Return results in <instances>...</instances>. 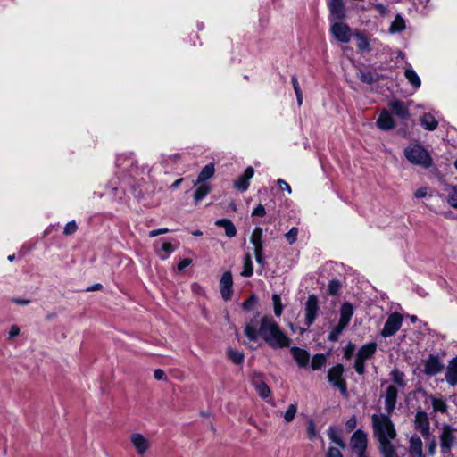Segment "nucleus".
I'll return each mask as SVG.
<instances>
[{
  "label": "nucleus",
  "instance_id": "b1692460",
  "mask_svg": "<svg viewBox=\"0 0 457 457\" xmlns=\"http://www.w3.org/2000/svg\"><path fill=\"white\" fill-rule=\"evenodd\" d=\"M353 315V307L350 303H344L340 308V318L338 322L348 326Z\"/></svg>",
  "mask_w": 457,
  "mask_h": 457
},
{
  "label": "nucleus",
  "instance_id": "7c9ffc66",
  "mask_svg": "<svg viewBox=\"0 0 457 457\" xmlns=\"http://www.w3.org/2000/svg\"><path fill=\"white\" fill-rule=\"evenodd\" d=\"M404 76L408 79L409 83L415 89H418L420 87V85H421L420 79L418 76V74L416 73V71L411 66H408L405 68Z\"/></svg>",
  "mask_w": 457,
  "mask_h": 457
},
{
  "label": "nucleus",
  "instance_id": "f257e3e1",
  "mask_svg": "<svg viewBox=\"0 0 457 457\" xmlns=\"http://www.w3.org/2000/svg\"><path fill=\"white\" fill-rule=\"evenodd\" d=\"M258 323L252 320L245 324L244 333L249 341L255 342L262 337L272 349L287 348L291 339L271 316H263Z\"/></svg>",
  "mask_w": 457,
  "mask_h": 457
},
{
  "label": "nucleus",
  "instance_id": "ea45409f",
  "mask_svg": "<svg viewBox=\"0 0 457 457\" xmlns=\"http://www.w3.org/2000/svg\"><path fill=\"white\" fill-rule=\"evenodd\" d=\"M391 379L398 385L400 387H403L405 385L404 382V373L398 369H394L390 373Z\"/></svg>",
  "mask_w": 457,
  "mask_h": 457
},
{
  "label": "nucleus",
  "instance_id": "3c124183",
  "mask_svg": "<svg viewBox=\"0 0 457 457\" xmlns=\"http://www.w3.org/2000/svg\"><path fill=\"white\" fill-rule=\"evenodd\" d=\"M355 351V345L353 342H348L344 348V358L350 360Z\"/></svg>",
  "mask_w": 457,
  "mask_h": 457
},
{
  "label": "nucleus",
  "instance_id": "9d476101",
  "mask_svg": "<svg viewBox=\"0 0 457 457\" xmlns=\"http://www.w3.org/2000/svg\"><path fill=\"white\" fill-rule=\"evenodd\" d=\"M423 373L428 377L439 374L444 369V363L437 355L429 354L422 361Z\"/></svg>",
  "mask_w": 457,
  "mask_h": 457
},
{
  "label": "nucleus",
  "instance_id": "0e129e2a",
  "mask_svg": "<svg viewBox=\"0 0 457 457\" xmlns=\"http://www.w3.org/2000/svg\"><path fill=\"white\" fill-rule=\"evenodd\" d=\"M20 334V328L17 325H12L9 330V338H13Z\"/></svg>",
  "mask_w": 457,
  "mask_h": 457
},
{
  "label": "nucleus",
  "instance_id": "e2e57ef3",
  "mask_svg": "<svg viewBox=\"0 0 457 457\" xmlns=\"http://www.w3.org/2000/svg\"><path fill=\"white\" fill-rule=\"evenodd\" d=\"M11 302L13 303H16V304H20V305H28L31 303V301L29 299H21V298H18V297L12 298Z\"/></svg>",
  "mask_w": 457,
  "mask_h": 457
},
{
  "label": "nucleus",
  "instance_id": "a211bd4d",
  "mask_svg": "<svg viewBox=\"0 0 457 457\" xmlns=\"http://www.w3.org/2000/svg\"><path fill=\"white\" fill-rule=\"evenodd\" d=\"M408 453L410 457H424L423 443L417 435H411L409 438Z\"/></svg>",
  "mask_w": 457,
  "mask_h": 457
},
{
  "label": "nucleus",
  "instance_id": "5fc2aeb1",
  "mask_svg": "<svg viewBox=\"0 0 457 457\" xmlns=\"http://www.w3.org/2000/svg\"><path fill=\"white\" fill-rule=\"evenodd\" d=\"M266 214V210H265V207L259 204L253 210V212H252V216H260V217H263L264 215Z\"/></svg>",
  "mask_w": 457,
  "mask_h": 457
},
{
  "label": "nucleus",
  "instance_id": "4468645a",
  "mask_svg": "<svg viewBox=\"0 0 457 457\" xmlns=\"http://www.w3.org/2000/svg\"><path fill=\"white\" fill-rule=\"evenodd\" d=\"M367 434L361 430L357 429L351 436L352 449L358 454V453H367Z\"/></svg>",
  "mask_w": 457,
  "mask_h": 457
},
{
  "label": "nucleus",
  "instance_id": "a19ab883",
  "mask_svg": "<svg viewBox=\"0 0 457 457\" xmlns=\"http://www.w3.org/2000/svg\"><path fill=\"white\" fill-rule=\"evenodd\" d=\"M227 355L235 364H241L245 359L242 352L234 349H228Z\"/></svg>",
  "mask_w": 457,
  "mask_h": 457
},
{
  "label": "nucleus",
  "instance_id": "1a4fd4ad",
  "mask_svg": "<svg viewBox=\"0 0 457 457\" xmlns=\"http://www.w3.org/2000/svg\"><path fill=\"white\" fill-rule=\"evenodd\" d=\"M320 311L318 297L315 295H310L304 306L305 325L312 326L318 317Z\"/></svg>",
  "mask_w": 457,
  "mask_h": 457
},
{
  "label": "nucleus",
  "instance_id": "393cba45",
  "mask_svg": "<svg viewBox=\"0 0 457 457\" xmlns=\"http://www.w3.org/2000/svg\"><path fill=\"white\" fill-rule=\"evenodd\" d=\"M215 225L222 228L228 237H234L237 235V228L234 223L228 219H220L215 221Z\"/></svg>",
  "mask_w": 457,
  "mask_h": 457
},
{
  "label": "nucleus",
  "instance_id": "052dcab7",
  "mask_svg": "<svg viewBox=\"0 0 457 457\" xmlns=\"http://www.w3.org/2000/svg\"><path fill=\"white\" fill-rule=\"evenodd\" d=\"M154 377L156 380H167V376L163 370L156 369L154 371Z\"/></svg>",
  "mask_w": 457,
  "mask_h": 457
},
{
  "label": "nucleus",
  "instance_id": "ddd939ff",
  "mask_svg": "<svg viewBox=\"0 0 457 457\" xmlns=\"http://www.w3.org/2000/svg\"><path fill=\"white\" fill-rule=\"evenodd\" d=\"M328 9L331 21H340L345 19L346 9L343 0H329Z\"/></svg>",
  "mask_w": 457,
  "mask_h": 457
},
{
  "label": "nucleus",
  "instance_id": "dca6fc26",
  "mask_svg": "<svg viewBox=\"0 0 457 457\" xmlns=\"http://www.w3.org/2000/svg\"><path fill=\"white\" fill-rule=\"evenodd\" d=\"M233 278L230 271H226L222 274L220 281V290L222 298L228 301L231 298L233 293Z\"/></svg>",
  "mask_w": 457,
  "mask_h": 457
},
{
  "label": "nucleus",
  "instance_id": "864d4df0",
  "mask_svg": "<svg viewBox=\"0 0 457 457\" xmlns=\"http://www.w3.org/2000/svg\"><path fill=\"white\" fill-rule=\"evenodd\" d=\"M373 7L376 9V11L383 17L389 15V10L386 5L380 3H375L373 4Z\"/></svg>",
  "mask_w": 457,
  "mask_h": 457
},
{
  "label": "nucleus",
  "instance_id": "de8ad7c7",
  "mask_svg": "<svg viewBox=\"0 0 457 457\" xmlns=\"http://www.w3.org/2000/svg\"><path fill=\"white\" fill-rule=\"evenodd\" d=\"M342 287L341 282L338 279H332L329 281L328 286V292L331 295H336Z\"/></svg>",
  "mask_w": 457,
  "mask_h": 457
},
{
  "label": "nucleus",
  "instance_id": "f03ea898",
  "mask_svg": "<svg viewBox=\"0 0 457 457\" xmlns=\"http://www.w3.org/2000/svg\"><path fill=\"white\" fill-rule=\"evenodd\" d=\"M258 323L252 320L245 324L244 333L249 341L255 342L262 337L272 349L287 348L291 339L271 316H263Z\"/></svg>",
  "mask_w": 457,
  "mask_h": 457
},
{
  "label": "nucleus",
  "instance_id": "6e6d98bb",
  "mask_svg": "<svg viewBox=\"0 0 457 457\" xmlns=\"http://www.w3.org/2000/svg\"><path fill=\"white\" fill-rule=\"evenodd\" d=\"M192 263V260L189 258H184L182 259L177 266V269L179 272L184 270L186 268H187Z\"/></svg>",
  "mask_w": 457,
  "mask_h": 457
},
{
  "label": "nucleus",
  "instance_id": "8fccbe9b",
  "mask_svg": "<svg viewBox=\"0 0 457 457\" xmlns=\"http://www.w3.org/2000/svg\"><path fill=\"white\" fill-rule=\"evenodd\" d=\"M298 235V228L296 227H293L288 232L286 233L285 237L289 245H293Z\"/></svg>",
  "mask_w": 457,
  "mask_h": 457
},
{
  "label": "nucleus",
  "instance_id": "aec40b11",
  "mask_svg": "<svg viewBox=\"0 0 457 457\" xmlns=\"http://www.w3.org/2000/svg\"><path fill=\"white\" fill-rule=\"evenodd\" d=\"M252 384L262 398H267L270 395V390L263 380V377L260 373H254L252 377Z\"/></svg>",
  "mask_w": 457,
  "mask_h": 457
},
{
  "label": "nucleus",
  "instance_id": "f704fd0d",
  "mask_svg": "<svg viewBox=\"0 0 457 457\" xmlns=\"http://www.w3.org/2000/svg\"><path fill=\"white\" fill-rule=\"evenodd\" d=\"M253 274V265L252 262V257L250 253H246L243 259V270L241 271V276L249 278Z\"/></svg>",
  "mask_w": 457,
  "mask_h": 457
},
{
  "label": "nucleus",
  "instance_id": "a878e982",
  "mask_svg": "<svg viewBox=\"0 0 457 457\" xmlns=\"http://www.w3.org/2000/svg\"><path fill=\"white\" fill-rule=\"evenodd\" d=\"M429 399L435 412L445 413L447 411L446 402L442 395H431Z\"/></svg>",
  "mask_w": 457,
  "mask_h": 457
},
{
  "label": "nucleus",
  "instance_id": "bf43d9fd",
  "mask_svg": "<svg viewBox=\"0 0 457 457\" xmlns=\"http://www.w3.org/2000/svg\"><path fill=\"white\" fill-rule=\"evenodd\" d=\"M277 184L278 185V187H280L281 190H285L287 191L288 194H291L292 193V189H291V187L289 186V184L287 182H286L284 179H278L277 180Z\"/></svg>",
  "mask_w": 457,
  "mask_h": 457
},
{
  "label": "nucleus",
  "instance_id": "37998d69",
  "mask_svg": "<svg viewBox=\"0 0 457 457\" xmlns=\"http://www.w3.org/2000/svg\"><path fill=\"white\" fill-rule=\"evenodd\" d=\"M447 203L457 209V185L451 187L447 195Z\"/></svg>",
  "mask_w": 457,
  "mask_h": 457
},
{
  "label": "nucleus",
  "instance_id": "423d86ee",
  "mask_svg": "<svg viewBox=\"0 0 457 457\" xmlns=\"http://www.w3.org/2000/svg\"><path fill=\"white\" fill-rule=\"evenodd\" d=\"M377 351V344L375 342H369L358 350L353 368L359 375H363L366 371L365 361L372 358Z\"/></svg>",
  "mask_w": 457,
  "mask_h": 457
},
{
  "label": "nucleus",
  "instance_id": "cd10ccee",
  "mask_svg": "<svg viewBox=\"0 0 457 457\" xmlns=\"http://www.w3.org/2000/svg\"><path fill=\"white\" fill-rule=\"evenodd\" d=\"M389 106L396 116L402 119H406L409 116V111L403 102L395 100L390 102Z\"/></svg>",
  "mask_w": 457,
  "mask_h": 457
},
{
  "label": "nucleus",
  "instance_id": "6ab92c4d",
  "mask_svg": "<svg viewBox=\"0 0 457 457\" xmlns=\"http://www.w3.org/2000/svg\"><path fill=\"white\" fill-rule=\"evenodd\" d=\"M253 168L251 166L247 167L245 172L234 181V187L241 192L246 191L250 185V179L253 178Z\"/></svg>",
  "mask_w": 457,
  "mask_h": 457
},
{
  "label": "nucleus",
  "instance_id": "79ce46f5",
  "mask_svg": "<svg viewBox=\"0 0 457 457\" xmlns=\"http://www.w3.org/2000/svg\"><path fill=\"white\" fill-rule=\"evenodd\" d=\"M251 244L255 245H262V229L259 227H256L250 237Z\"/></svg>",
  "mask_w": 457,
  "mask_h": 457
},
{
  "label": "nucleus",
  "instance_id": "09e8293b",
  "mask_svg": "<svg viewBox=\"0 0 457 457\" xmlns=\"http://www.w3.org/2000/svg\"><path fill=\"white\" fill-rule=\"evenodd\" d=\"M160 251L164 253V255H160L161 258L166 259L174 251V247L172 246V245L170 243L164 242L161 245ZM157 253H158V254H161L160 252H157Z\"/></svg>",
  "mask_w": 457,
  "mask_h": 457
},
{
  "label": "nucleus",
  "instance_id": "2eb2a0df",
  "mask_svg": "<svg viewBox=\"0 0 457 457\" xmlns=\"http://www.w3.org/2000/svg\"><path fill=\"white\" fill-rule=\"evenodd\" d=\"M130 441L139 456H144L150 448L149 440L140 433L132 434Z\"/></svg>",
  "mask_w": 457,
  "mask_h": 457
},
{
  "label": "nucleus",
  "instance_id": "6e6552de",
  "mask_svg": "<svg viewBox=\"0 0 457 457\" xmlns=\"http://www.w3.org/2000/svg\"><path fill=\"white\" fill-rule=\"evenodd\" d=\"M330 32L340 43H349L352 38V30L348 24L340 21H334L330 26Z\"/></svg>",
  "mask_w": 457,
  "mask_h": 457
},
{
  "label": "nucleus",
  "instance_id": "c756f323",
  "mask_svg": "<svg viewBox=\"0 0 457 457\" xmlns=\"http://www.w3.org/2000/svg\"><path fill=\"white\" fill-rule=\"evenodd\" d=\"M421 126L429 131H433L437 128L438 122L431 113L423 114L420 119Z\"/></svg>",
  "mask_w": 457,
  "mask_h": 457
},
{
  "label": "nucleus",
  "instance_id": "13d9d810",
  "mask_svg": "<svg viewBox=\"0 0 457 457\" xmlns=\"http://www.w3.org/2000/svg\"><path fill=\"white\" fill-rule=\"evenodd\" d=\"M326 457H343L340 450L335 447H329L326 453Z\"/></svg>",
  "mask_w": 457,
  "mask_h": 457
},
{
  "label": "nucleus",
  "instance_id": "f8f14e48",
  "mask_svg": "<svg viewBox=\"0 0 457 457\" xmlns=\"http://www.w3.org/2000/svg\"><path fill=\"white\" fill-rule=\"evenodd\" d=\"M414 427L423 438L428 439L430 436V422L428 413L424 411H418L415 414Z\"/></svg>",
  "mask_w": 457,
  "mask_h": 457
},
{
  "label": "nucleus",
  "instance_id": "72a5a7b5",
  "mask_svg": "<svg viewBox=\"0 0 457 457\" xmlns=\"http://www.w3.org/2000/svg\"><path fill=\"white\" fill-rule=\"evenodd\" d=\"M354 37L357 40L356 46L359 52L364 53L370 50V42L362 33L356 31Z\"/></svg>",
  "mask_w": 457,
  "mask_h": 457
},
{
  "label": "nucleus",
  "instance_id": "4c0bfd02",
  "mask_svg": "<svg viewBox=\"0 0 457 457\" xmlns=\"http://www.w3.org/2000/svg\"><path fill=\"white\" fill-rule=\"evenodd\" d=\"M328 436L329 437V439L334 443L336 444L337 445H338L339 447L341 448H345V444L344 442V440L342 439V437L339 436V434L337 433V429L333 427H330L328 429Z\"/></svg>",
  "mask_w": 457,
  "mask_h": 457
},
{
  "label": "nucleus",
  "instance_id": "4be33fe9",
  "mask_svg": "<svg viewBox=\"0 0 457 457\" xmlns=\"http://www.w3.org/2000/svg\"><path fill=\"white\" fill-rule=\"evenodd\" d=\"M378 128H379L382 130H389L395 128V120L389 112V111L384 109L380 112L377 122H376Z\"/></svg>",
  "mask_w": 457,
  "mask_h": 457
},
{
  "label": "nucleus",
  "instance_id": "680f3d73",
  "mask_svg": "<svg viewBox=\"0 0 457 457\" xmlns=\"http://www.w3.org/2000/svg\"><path fill=\"white\" fill-rule=\"evenodd\" d=\"M169 231H170V229L167 228H158V229H154V230H151L149 232V237H157L159 235L166 234Z\"/></svg>",
  "mask_w": 457,
  "mask_h": 457
},
{
  "label": "nucleus",
  "instance_id": "39448f33",
  "mask_svg": "<svg viewBox=\"0 0 457 457\" xmlns=\"http://www.w3.org/2000/svg\"><path fill=\"white\" fill-rule=\"evenodd\" d=\"M457 430L448 424H443L440 428L439 445L444 456L451 454L452 450L457 446Z\"/></svg>",
  "mask_w": 457,
  "mask_h": 457
},
{
  "label": "nucleus",
  "instance_id": "5701e85b",
  "mask_svg": "<svg viewBox=\"0 0 457 457\" xmlns=\"http://www.w3.org/2000/svg\"><path fill=\"white\" fill-rule=\"evenodd\" d=\"M445 378L450 386H454L457 384V357L449 361Z\"/></svg>",
  "mask_w": 457,
  "mask_h": 457
},
{
  "label": "nucleus",
  "instance_id": "2f4dec72",
  "mask_svg": "<svg viewBox=\"0 0 457 457\" xmlns=\"http://www.w3.org/2000/svg\"><path fill=\"white\" fill-rule=\"evenodd\" d=\"M182 154L179 153L162 155V163L165 167L173 168L181 162Z\"/></svg>",
  "mask_w": 457,
  "mask_h": 457
},
{
  "label": "nucleus",
  "instance_id": "f3484780",
  "mask_svg": "<svg viewBox=\"0 0 457 457\" xmlns=\"http://www.w3.org/2000/svg\"><path fill=\"white\" fill-rule=\"evenodd\" d=\"M290 353L300 368H306L310 362V353L297 346L290 347Z\"/></svg>",
  "mask_w": 457,
  "mask_h": 457
},
{
  "label": "nucleus",
  "instance_id": "bb28decb",
  "mask_svg": "<svg viewBox=\"0 0 457 457\" xmlns=\"http://www.w3.org/2000/svg\"><path fill=\"white\" fill-rule=\"evenodd\" d=\"M215 173V166L214 163L210 162L206 164L200 173L198 174L197 179L195 184L204 183L207 179H211Z\"/></svg>",
  "mask_w": 457,
  "mask_h": 457
},
{
  "label": "nucleus",
  "instance_id": "20e7f679",
  "mask_svg": "<svg viewBox=\"0 0 457 457\" xmlns=\"http://www.w3.org/2000/svg\"><path fill=\"white\" fill-rule=\"evenodd\" d=\"M406 159L412 164L428 169L433 164L429 153L420 145H413L404 149Z\"/></svg>",
  "mask_w": 457,
  "mask_h": 457
},
{
  "label": "nucleus",
  "instance_id": "c03bdc74",
  "mask_svg": "<svg viewBox=\"0 0 457 457\" xmlns=\"http://www.w3.org/2000/svg\"><path fill=\"white\" fill-rule=\"evenodd\" d=\"M296 411H297V404L296 403L290 404L287 407L286 412L284 413V420H285V421L287 423L291 422L295 419Z\"/></svg>",
  "mask_w": 457,
  "mask_h": 457
},
{
  "label": "nucleus",
  "instance_id": "774afa93",
  "mask_svg": "<svg viewBox=\"0 0 457 457\" xmlns=\"http://www.w3.org/2000/svg\"><path fill=\"white\" fill-rule=\"evenodd\" d=\"M426 195H427V189L425 187L419 188L414 194L415 197H417V198H423L426 196Z\"/></svg>",
  "mask_w": 457,
  "mask_h": 457
},
{
  "label": "nucleus",
  "instance_id": "c85d7f7f",
  "mask_svg": "<svg viewBox=\"0 0 457 457\" xmlns=\"http://www.w3.org/2000/svg\"><path fill=\"white\" fill-rule=\"evenodd\" d=\"M405 20L401 14L395 15L394 21L391 22L388 31L390 34L401 33L405 29Z\"/></svg>",
  "mask_w": 457,
  "mask_h": 457
},
{
  "label": "nucleus",
  "instance_id": "473e14b6",
  "mask_svg": "<svg viewBox=\"0 0 457 457\" xmlns=\"http://www.w3.org/2000/svg\"><path fill=\"white\" fill-rule=\"evenodd\" d=\"M198 187L194 193V200L195 204L202 201L211 191V186L208 183L197 184Z\"/></svg>",
  "mask_w": 457,
  "mask_h": 457
},
{
  "label": "nucleus",
  "instance_id": "603ef678",
  "mask_svg": "<svg viewBox=\"0 0 457 457\" xmlns=\"http://www.w3.org/2000/svg\"><path fill=\"white\" fill-rule=\"evenodd\" d=\"M78 229V226H77V223L75 222V220H71V221H69L65 227H64V229H63V234L65 236H70V235H72L74 234Z\"/></svg>",
  "mask_w": 457,
  "mask_h": 457
},
{
  "label": "nucleus",
  "instance_id": "4d7b16f0",
  "mask_svg": "<svg viewBox=\"0 0 457 457\" xmlns=\"http://www.w3.org/2000/svg\"><path fill=\"white\" fill-rule=\"evenodd\" d=\"M357 424V420L355 416H352L350 419H348L345 422V428L347 431H352L355 428Z\"/></svg>",
  "mask_w": 457,
  "mask_h": 457
},
{
  "label": "nucleus",
  "instance_id": "9b49d317",
  "mask_svg": "<svg viewBox=\"0 0 457 457\" xmlns=\"http://www.w3.org/2000/svg\"><path fill=\"white\" fill-rule=\"evenodd\" d=\"M403 323V316L398 312L390 314L384 325L381 335L388 337L395 335L401 328Z\"/></svg>",
  "mask_w": 457,
  "mask_h": 457
},
{
  "label": "nucleus",
  "instance_id": "58836bf2",
  "mask_svg": "<svg viewBox=\"0 0 457 457\" xmlns=\"http://www.w3.org/2000/svg\"><path fill=\"white\" fill-rule=\"evenodd\" d=\"M358 77L361 82L367 84H373L378 79V77L370 71H361Z\"/></svg>",
  "mask_w": 457,
  "mask_h": 457
},
{
  "label": "nucleus",
  "instance_id": "49530a36",
  "mask_svg": "<svg viewBox=\"0 0 457 457\" xmlns=\"http://www.w3.org/2000/svg\"><path fill=\"white\" fill-rule=\"evenodd\" d=\"M306 432L310 440H314L318 437V431L316 429V425L313 420H309L307 421Z\"/></svg>",
  "mask_w": 457,
  "mask_h": 457
},
{
  "label": "nucleus",
  "instance_id": "a18cd8bd",
  "mask_svg": "<svg viewBox=\"0 0 457 457\" xmlns=\"http://www.w3.org/2000/svg\"><path fill=\"white\" fill-rule=\"evenodd\" d=\"M272 302L274 306V314L280 317L283 312V305L281 303L280 296L277 294L272 295Z\"/></svg>",
  "mask_w": 457,
  "mask_h": 457
},
{
  "label": "nucleus",
  "instance_id": "412c9836",
  "mask_svg": "<svg viewBox=\"0 0 457 457\" xmlns=\"http://www.w3.org/2000/svg\"><path fill=\"white\" fill-rule=\"evenodd\" d=\"M398 390L395 386H388L385 394V409L388 414H391L395 408Z\"/></svg>",
  "mask_w": 457,
  "mask_h": 457
},
{
  "label": "nucleus",
  "instance_id": "69168bd1",
  "mask_svg": "<svg viewBox=\"0 0 457 457\" xmlns=\"http://www.w3.org/2000/svg\"><path fill=\"white\" fill-rule=\"evenodd\" d=\"M436 442L435 439H432L428 445V453L431 456L435 455L436 453Z\"/></svg>",
  "mask_w": 457,
  "mask_h": 457
},
{
  "label": "nucleus",
  "instance_id": "e433bc0d",
  "mask_svg": "<svg viewBox=\"0 0 457 457\" xmlns=\"http://www.w3.org/2000/svg\"><path fill=\"white\" fill-rule=\"evenodd\" d=\"M326 361L327 359L323 353L314 354L311 361V368L313 370H320L323 366H325Z\"/></svg>",
  "mask_w": 457,
  "mask_h": 457
},
{
  "label": "nucleus",
  "instance_id": "7ed1b4c3",
  "mask_svg": "<svg viewBox=\"0 0 457 457\" xmlns=\"http://www.w3.org/2000/svg\"><path fill=\"white\" fill-rule=\"evenodd\" d=\"M388 413L372 414L373 436L378 442L382 457H398L396 446L393 444L397 432Z\"/></svg>",
  "mask_w": 457,
  "mask_h": 457
},
{
  "label": "nucleus",
  "instance_id": "c9c22d12",
  "mask_svg": "<svg viewBox=\"0 0 457 457\" xmlns=\"http://www.w3.org/2000/svg\"><path fill=\"white\" fill-rule=\"evenodd\" d=\"M346 328V326L342 325V323L338 322L336 326L332 327L329 330L328 339L330 342H337L339 338L340 334Z\"/></svg>",
  "mask_w": 457,
  "mask_h": 457
},
{
  "label": "nucleus",
  "instance_id": "0eeeda50",
  "mask_svg": "<svg viewBox=\"0 0 457 457\" xmlns=\"http://www.w3.org/2000/svg\"><path fill=\"white\" fill-rule=\"evenodd\" d=\"M344 371L345 369L342 364H336L328 370L327 378L328 382L334 387H337L342 395L347 396V386L345 380L343 378Z\"/></svg>",
  "mask_w": 457,
  "mask_h": 457
},
{
  "label": "nucleus",
  "instance_id": "338daca9",
  "mask_svg": "<svg viewBox=\"0 0 457 457\" xmlns=\"http://www.w3.org/2000/svg\"><path fill=\"white\" fill-rule=\"evenodd\" d=\"M291 80L295 93L302 92L296 75H293Z\"/></svg>",
  "mask_w": 457,
  "mask_h": 457
}]
</instances>
